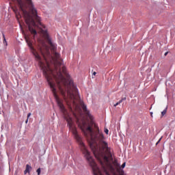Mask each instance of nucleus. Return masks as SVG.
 <instances>
[{
	"label": "nucleus",
	"mask_w": 175,
	"mask_h": 175,
	"mask_svg": "<svg viewBox=\"0 0 175 175\" xmlns=\"http://www.w3.org/2000/svg\"><path fill=\"white\" fill-rule=\"evenodd\" d=\"M96 75V72H93V75L95 76Z\"/></svg>",
	"instance_id": "f8f14e48"
},
{
	"label": "nucleus",
	"mask_w": 175,
	"mask_h": 175,
	"mask_svg": "<svg viewBox=\"0 0 175 175\" xmlns=\"http://www.w3.org/2000/svg\"><path fill=\"white\" fill-rule=\"evenodd\" d=\"M31 170H32V167H31V165L27 164L26 169L24 171V174H27V173H29V172H31Z\"/></svg>",
	"instance_id": "f03ea898"
},
{
	"label": "nucleus",
	"mask_w": 175,
	"mask_h": 175,
	"mask_svg": "<svg viewBox=\"0 0 175 175\" xmlns=\"http://www.w3.org/2000/svg\"><path fill=\"white\" fill-rule=\"evenodd\" d=\"M161 140H162V137L159 139V141L156 144V146H158V144H159Z\"/></svg>",
	"instance_id": "0eeeda50"
},
{
	"label": "nucleus",
	"mask_w": 175,
	"mask_h": 175,
	"mask_svg": "<svg viewBox=\"0 0 175 175\" xmlns=\"http://www.w3.org/2000/svg\"><path fill=\"white\" fill-rule=\"evenodd\" d=\"M26 122V124L28 122V118L27 119V120H26V122Z\"/></svg>",
	"instance_id": "ddd939ff"
},
{
	"label": "nucleus",
	"mask_w": 175,
	"mask_h": 175,
	"mask_svg": "<svg viewBox=\"0 0 175 175\" xmlns=\"http://www.w3.org/2000/svg\"><path fill=\"white\" fill-rule=\"evenodd\" d=\"M124 100H126V97L122 98L120 100H119V103L121 104Z\"/></svg>",
	"instance_id": "39448f33"
},
{
	"label": "nucleus",
	"mask_w": 175,
	"mask_h": 175,
	"mask_svg": "<svg viewBox=\"0 0 175 175\" xmlns=\"http://www.w3.org/2000/svg\"><path fill=\"white\" fill-rule=\"evenodd\" d=\"M37 173H38V175H40V168H38L37 170Z\"/></svg>",
	"instance_id": "6e6552de"
},
{
	"label": "nucleus",
	"mask_w": 175,
	"mask_h": 175,
	"mask_svg": "<svg viewBox=\"0 0 175 175\" xmlns=\"http://www.w3.org/2000/svg\"><path fill=\"white\" fill-rule=\"evenodd\" d=\"M104 132L105 133H106V135H109V129H107V128H105Z\"/></svg>",
	"instance_id": "423d86ee"
},
{
	"label": "nucleus",
	"mask_w": 175,
	"mask_h": 175,
	"mask_svg": "<svg viewBox=\"0 0 175 175\" xmlns=\"http://www.w3.org/2000/svg\"><path fill=\"white\" fill-rule=\"evenodd\" d=\"M167 112V108H166L165 109H164V110L161 112V116H162V117H163V116H165V114H166Z\"/></svg>",
	"instance_id": "20e7f679"
},
{
	"label": "nucleus",
	"mask_w": 175,
	"mask_h": 175,
	"mask_svg": "<svg viewBox=\"0 0 175 175\" xmlns=\"http://www.w3.org/2000/svg\"><path fill=\"white\" fill-rule=\"evenodd\" d=\"M167 54H168V52H166V53L164 54V55L166 56V55H167Z\"/></svg>",
	"instance_id": "9b49d317"
},
{
	"label": "nucleus",
	"mask_w": 175,
	"mask_h": 175,
	"mask_svg": "<svg viewBox=\"0 0 175 175\" xmlns=\"http://www.w3.org/2000/svg\"><path fill=\"white\" fill-rule=\"evenodd\" d=\"M29 117H31V113H29L27 114V119L29 118Z\"/></svg>",
	"instance_id": "9d476101"
},
{
	"label": "nucleus",
	"mask_w": 175,
	"mask_h": 175,
	"mask_svg": "<svg viewBox=\"0 0 175 175\" xmlns=\"http://www.w3.org/2000/svg\"><path fill=\"white\" fill-rule=\"evenodd\" d=\"M118 105H120L119 101L117 103H116L113 106H114V107H117V106H118Z\"/></svg>",
	"instance_id": "1a4fd4ad"
},
{
	"label": "nucleus",
	"mask_w": 175,
	"mask_h": 175,
	"mask_svg": "<svg viewBox=\"0 0 175 175\" xmlns=\"http://www.w3.org/2000/svg\"><path fill=\"white\" fill-rule=\"evenodd\" d=\"M64 100L66 102L68 107L72 110V107L74 109L79 108V104L77 102H80V97H63Z\"/></svg>",
	"instance_id": "f257e3e1"
},
{
	"label": "nucleus",
	"mask_w": 175,
	"mask_h": 175,
	"mask_svg": "<svg viewBox=\"0 0 175 175\" xmlns=\"http://www.w3.org/2000/svg\"><path fill=\"white\" fill-rule=\"evenodd\" d=\"M14 12L16 14V17L17 20H18V18H20V17H21V14H20V12H18V10H14Z\"/></svg>",
	"instance_id": "7ed1b4c3"
}]
</instances>
